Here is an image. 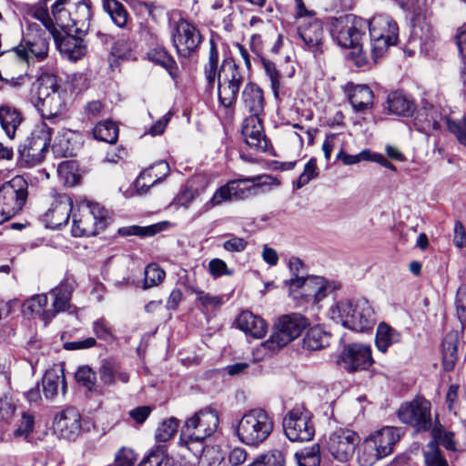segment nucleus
<instances>
[{
	"label": "nucleus",
	"instance_id": "obj_1",
	"mask_svg": "<svg viewBox=\"0 0 466 466\" xmlns=\"http://www.w3.org/2000/svg\"><path fill=\"white\" fill-rule=\"evenodd\" d=\"M5 80L10 86L16 89L25 85H32V91L36 96L35 106L43 118L59 120L65 115L66 91L55 74L42 72L34 82L28 74Z\"/></svg>",
	"mask_w": 466,
	"mask_h": 466
},
{
	"label": "nucleus",
	"instance_id": "obj_2",
	"mask_svg": "<svg viewBox=\"0 0 466 466\" xmlns=\"http://www.w3.org/2000/svg\"><path fill=\"white\" fill-rule=\"evenodd\" d=\"M218 52L213 41H210L208 61L205 66L206 79L210 86L218 81V92L220 104L230 107L237 100L240 86L244 82L242 70L230 60H225L218 71Z\"/></svg>",
	"mask_w": 466,
	"mask_h": 466
},
{
	"label": "nucleus",
	"instance_id": "obj_3",
	"mask_svg": "<svg viewBox=\"0 0 466 466\" xmlns=\"http://www.w3.org/2000/svg\"><path fill=\"white\" fill-rule=\"evenodd\" d=\"M272 184L279 185V182L268 175L240 177L230 180L215 191L210 199L203 205L198 216L224 202L245 200L262 194L269 190Z\"/></svg>",
	"mask_w": 466,
	"mask_h": 466
},
{
	"label": "nucleus",
	"instance_id": "obj_4",
	"mask_svg": "<svg viewBox=\"0 0 466 466\" xmlns=\"http://www.w3.org/2000/svg\"><path fill=\"white\" fill-rule=\"evenodd\" d=\"M329 315L336 323L358 332L370 330L376 323L375 311L364 298L337 301L330 307Z\"/></svg>",
	"mask_w": 466,
	"mask_h": 466
},
{
	"label": "nucleus",
	"instance_id": "obj_5",
	"mask_svg": "<svg viewBox=\"0 0 466 466\" xmlns=\"http://www.w3.org/2000/svg\"><path fill=\"white\" fill-rule=\"evenodd\" d=\"M52 19L61 32L86 34L92 17L89 0H56L52 5Z\"/></svg>",
	"mask_w": 466,
	"mask_h": 466
},
{
	"label": "nucleus",
	"instance_id": "obj_6",
	"mask_svg": "<svg viewBox=\"0 0 466 466\" xmlns=\"http://www.w3.org/2000/svg\"><path fill=\"white\" fill-rule=\"evenodd\" d=\"M403 431L397 427H384L367 437L359 446L357 461L360 466H372L393 451Z\"/></svg>",
	"mask_w": 466,
	"mask_h": 466
},
{
	"label": "nucleus",
	"instance_id": "obj_7",
	"mask_svg": "<svg viewBox=\"0 0 466 466\" xmlns=\"http://www.w3.org/2000/svg\"><path fill=\"white\" fill-rule=\"evenodd\" d=\"M218 422L217 411L210 408L202 409L188 418L182 431L187 449L200 456L205 451L204 441L217 431Z\"/></svg>",
	"mask_w": 466,
	"mask_h": 466
},
{
	"label": "nucleus",
	"instance_id": "obj_8",
	"mask_svg": "<svg viewBox=\"0 0 466 466\" xmlns=\"http://www.w3.org/2000/svg\"><path fill=\"white\" fill-rule=\"evenodd\" d=\"M274 430V420L264 409L256 408L245 412L238 420L235 432L238 441L248 446L258 447Z\"/></svg>",
	"mask_w": 466,
	"mask_h": 466
},
{
	"label": "nucleus",
	"instance_id": "obj_9",
	"mask_svg": "<svg viewBox=\"0 0 466 466\" xmlns=\"http://www.w3.org/2000/svg\"><path fill=\"white\" fill-rule=\"evenodd\" d=\"M108 218V211L98 203L83 202L72 215V235L94 236L106 228Z\"/></svg>",
	"mask_w": 466,
	"mask_h": 466
},
{
	"label": "nucleus",
	"instance_id": "obj_10",
	"mask_svg": "<svg viewBox=\"0 0 466 466\" xmlns=\"http://www.w3.org/2000/svg\"><path fill=\"white\" fill-rule=\"evenodd\" d=\"M309 325L308 319L300 313L280 316L269 339L261 343L260 347L275 352L300 336Z\"/></svg>",
	"mask_w": 466,
	"mask_h": 466
},
{
	"label": "nucleus",
	"instance_id": "obj_11",
	"mask_svg": "<svg viewBox=\"0 0 466 466\" xmlns=\"http://www.w3.org/2000/svg\"><path fill=\"white\" fill-rule=\"evenodd\" d=\"M52 129L46 123L35 126L31 136L18 148V165L29 168L41 163L49 147Z\"/></svg>",
	"mask_w": 466,
	"mask_h": 466
},
{
	"label": "nucleus",
	"instance_id": "obj_12",
	"mask_svg": "<svg viewBox=\"0 0 466 466\" xmlns=\"http://www.w3.org/2000/svg\"><path fill=\"white\" fill-rule=\"evenodd\" d=\"M371 54L374 59L382 56L390 46L397 44L399 27L389 15H379L368 22Z\"/></svg>",
	"mask_w": 466,
	"mask_h": 466
},
{
	"label": "nucleus",
	"instance_id": "obj_13",
	"mask_svg": "<svg viewBox=\"0 0 466 466\" xmlns=\"http://www.w3.org/2000/svg\"><path fill=\"white\" fill-rule=\"evenodd\" d=\"M367 28L368 21L349 15L335 19L331 27V35L339 46L360 51V41Z\"/></svg>",
	"mask_w": 466,
	"mask_h": 466
},
{
	"label": "nucleus",
	"instance_id": "obj_14",
	"mask_svg": "<svg viewBox=\"0 0 466 466\" xmlns=\"http://www.w3.org/2000/svg\"><path fill=\"white\" fill-rule=\"evenodd\" d=\"M27 198V183L20 176L4 183L0 187V224L15 216Z\"/></svg>",
	"mask_w": 466,
	"mask_h": 466
},
{
	"label": "nucleus",
	"instance_id": "obj_15",
	"mask_svg": "<svg viewBox=\"0 0 466 466\" xmlns=\"http://www.w3.org/2000/svg\"><path fill=\"white\" fill-rule=\"evenodd\" d=\"M283 429L291 441H309L315 434L311 413L303 406H296L286 414Z\"/></svg>",
	"mask_w": 466,
	"mask_h": 466
},
{
	"label": "nucleus",
	"instance_id": "obj_16",
	"mask_svg": "<svg viewBox=\"0 0 466 466\" xmlns=\"http://www.w3.org/2000/svg\"><path fill=\"white\" fill-rule=\"evenodd\" d=\"M360 442L357 432L339 428L329 433L325 440L324 450L336 461L348 462L353 456Z\"/></svg>",
	"mask_w": 466,
	"mask_h": 466
},
{
	"label": "nucleus",
	"instance_id": "obj_17",
	"mask_svg": "<svg viewBox=\"0 0 466 466\" xmlns=\"http://www.w3.org/2000/svg\"><path fill=\"white\" fill-rule=\"evenodd\" d=\"M286 285L294 299L305 298L317 303L327 296L326 279L319 276L291 278Z\"/></svg>",
	"mask_w": 466,
	"mask_h": 466
},
{
	"label": "nucleus",
	"instance_id": "obj_18",
	"mask_svg": "<svg viewBox=\"0 0 466 466\" xmlns=\"http://www.w3.org/2000/svg\"><path fill=\"white\" fill-rule=\"evenodd\" d=\"M399 419L417 431H426L431 428V403L424 399H415L402 404L398 411Z\"/></svg>",
	"mask_w": 466,
	"mask_h": 466
},
{
	"label": "nucleus",
	"instance_id": "obj_19",
	"mask_svg": "<svg viewBox=\"0 0 466 466\" xmlns=\"http://www.w3.org/2000/svg\"><path fill=\"white\" fill-rule=\"evenodd\" d=\"M171 37L179 56L187 57L201 43L199 30L185 19H179L172 27Z\"/></svg>",
	"mask_w": 466,
	"mask_h": 466
},
{
	"label": "nucleus",
	"instance_id": "obj_20",
	"mask_svg": "<svg viewBox=\"0 0 466 466\" xmlns=\"http://www.w3.org/2000/svg\"><path fill=\"white\" fill-rule=\"evenodd\" d=\"M72 210L71 198L67 195H58L42 215L41 220L46 228L58 229L67 224Z\"/></svg>",
	"mask_w": 466,
	"mask_h": 466
},
{
	"label": "nucleus",
	"instance_id": "obj_21",
	"mask_svg": "<svg viewBox=\"0 0 466 466\" xmlns=\"http://www.w3.org/2000/svg\"><path fill=\"white\" fill-rule=\"evenodd\" d=\"M434 38L431 25L425 20L417 18L413 21L405 52H408L410 56L416 52L427 54L432 46Z\"/></svg>",
	"mask_w": 466,
	"mask_h": 466
},
{
	"label": "nucleus",
	"instance_id": "obj_22",
	"mask_svg": "<svg viewBox=\"0 0 466 466\" xmlns=\"http://www.w3.org/2000/svg\"><path fill=\"white\" fill-rule=\"evenodd\" d=\"M340 361L349 371L367 370L373 362L370 347L361 343L350 344L341 352Z\"/></svg>",
	"mask_w": 466,
	"mask_h": 466
},
{
	"label": "nucleus",
	"instance_id": "obj_23",
	"mask_svg": "<svg viewBox=\"0 0 466 466\" xmlns=\"http://www.w3.org/2000/svg\"><path fill=\"white\" fill-rule=\"evenodd\" d=\"M49 49L48 40L41 34H28L23 43L13 49L14 53L22 60L29 63L33 59L42 61L47 56Z\"/></svg>",
	"mask_w": 466,
	"mask_h": 466
},
{
	"label": "nucleus",
	"instance_id": "obj_24",
	"mask_svg": "<svg viewBox=\"0 0 466 466\" xmlns=\"http://www.w3.org/2000/svg\"><path fill=\"white\" fill-rule=\"evenodd\" d=\"M53 429L59 438L74 441L81 431L80 413L75 408L66 409L55 417Z\"/></svg>",
	"mask_w": 466,
	"mask_h": 466
},
{
	"label": "nucleus",
	"instance_id": "obj_25",
	"mask_svg": "<svg viewBox=\"0 0 466 466\" xmlns=\"http://www.w3.org/2000/svg\"><path fill=\"white\" fill-rule=\"evenodd\" d=\"M80 35L81 34H76L75 32L61 33L57 30L52 36L59 51L66 55L68 59L76 61L86 53V46Z\"/></svg>",
	"mask_w": 466,
	"mask_h": 466
},
{
	"label": "nucleus",
	"instance_id": "obj_26",
	"mask_svg": "<svg viewBox=\"0 0 466 466\" xmlns=\"http://www.w3.org/2000/svg\"><path fill=\"white\" fill-rule=\"evenodd\" d=\"M242 136L250 148L259 152L266 151L268 140L259 116H249L245 118L242 126Z\"/></svg>",
	"mask_w": 466,
	"mask_h": 466
},
{
	"label": "nucleus",
	"instance_id": "obj_27",
	"mask_svg": "<svg viewBox=\"0 0 466 466\" xmlns=\"http://www.w3.org/2000/svg\"><path fill=\"white\" fill-rule=\"evenodd\" d=\"M442 115L440 109L430 104H425L416 114L414 118L415 128L427 136L441 129Z\"/></svg>",
	"mask_w": 466,
	"mask_h": 466
},
{
	"label": "nucleus",
	"instance_id": "obj_28",
	"mask_svg": "<svg viewBox=\"0 0 466 466\" xmlns=\"http://www.w3.org/2000/svg\"><path fill=\"white\" fill-rule=\"evenodd\" d=\"M168 173V164L159 161L140 173L135 181V187L139 194H144L149 187L162 181Z\"/></svg>",
	"mask_w": 466,
	"mask_h": 466
},
{
	"label": "nucleus",
	"instance_id": "obj_29",
	"mask_svg": "<svg viewBox=\"0 0 466 466\" xmlns=\"http://www.w3.org/2000/svg\"><path fill=\"white\" fill-rule=\"evenodd\" d=\"M72 293L73 287L68 283H61L51 289L49 296L52 299V305L50 311L46 312L45 319L52 320L58 313L68 310L71 307Z\"/></svg>",
	"mask_w": 466,
	"mask_h": 466
},
{
	"label": "nucleus",
	"instance_id": "obj_30",
	"mask_svg": "<svg viewBox=\"0 0 466 466\" xmlns=\"http://www.w3.org/2000/svg\"><path fill=\"white\" fill-rule=\"evenodd\" d=\"M237 327L247 336L254 339H261L268 330L266 321L251 311H242L236 319Z\"/></svg>",
	"mask_w": 466,
	"mask_h": 466
},
{
	"label": "nucleus",
	"instance_id": "obj_31",
	"mask_svg": "<svg viewBox=\"0 0 466 466\" xmlns=\"http://www.w3.org/2000/svg\"><path fill=\"white\" fill-rule=\"evenodd\" d=\"M241 101L250 116H259L264 110L265 99L263 91L258 85L252 82L245 85L241 94Z\"/></svg>",
	"mask_w": 466,
	"mask_h": 466
},
{
	"label": "nucleus",
	"instance_id": "obj_32",
	"mask_svg": "<svg viewBox=\"0 0 466 466\" xmlns=\"http://www.w3.org/2000/svg\"><path fill=\"white\" fill-rule=\"evenodd\" d=\"M299 35L309 50L317 52L323 39V28L320 21L310 18L308 24L300 23Z\"/></svg>",
	"mask_w": 466,
	"mask_h": 466
},
{
	"label": "nucleus",
	"instance_id": "obj_33",
	"mask_svg": "<svg viewBox=\"0 0 466 466\" xmlns=\"http://www.w3.org/2000/svg\"><path fill=\"white\" fill-rule=\"evenodd\" d=\"M99 379L101 383L106 387L116 385V381L127 383L129 381V374L113 360H103L99 368Z\"/></svg>",
	"mask_w": 466,
	"mask_h": 466
},
{
	"label": "nucleus",
	"instance_id": "obj_34",
	"mask_svg": "<svg viewBox=\"0 0 466 466\" xmlns=\"http://www.w3.org/2000/svg\"><path fill=\"white\" fill-rule=\"evenodd\" d=\"M350 102L358 113H365L373 106V93L370 88L364 85H358L352 87L349 94Z\"/></svg>",
	"mask_w": 466,
	"mask_h": 466
},
{
	"label": "nucleus",
	"instance_id": "obj_35",
	"mask_svg": "<svg viewBox=\"0 0 466 466\" xmlns=\"http://www.w3.org/2000/svg\"><path fill=\"white\" fill-rule=\"evenodd\" d=\"M80 139L78 133L66 130L56 138L54 150L65 157H73L81 146Z\"/></svg>",
	"mask_w": 466,
	"mask_h": 466
},
{
	"label": "nucleus",
	"instance_id": "obj_36",
	"mask_svg": "<svg viewBox=\"0 0 466 466\" xmlns=\"http://www.w3.org/2000/svg\"><path fill=\"white\" fill-rule=\"evenodd\" d=\"M0 123L6 136L13 139L17 127L22 123L20 112L9 106H0Z\"/></svg>",
	"mask_w": 466,
	"mask_h": 466
},
{
	"label": "nucleus",
	"instance_id": "obj_37",
	"mask_svg": "<svg viewBox=\"0 0 466 466\" xmlns=\"http://www.w3.org/2000/svg\"><path fill=\"white\" fill-rule=\"evenodd\" d=\"M400 339L401 335L399 331L384 322L379 324L375 343L380 352L385 353L392 344L400 342Z\"/></svg>",
	"mask_w": 466,
	"mask_h": 466
},
{
	"label": "nucleus",
	"instance_id": "obj_38",
	"mask_svg": "<svg viewBox=\"0 0 466 466\" xmlns=\"http://www.w3.org/2000/svg\"><path fill=\"white\" fill-rule=\"evenodd\" d=\"M458 360V337L449 333L442 342V365L447 371L452 370Z\"/></svg>",
	"mask_w": 466,
	"mask_h": 466
},
{
	"label": "nucleus",
	"instance_id": "obj_39",
	"mask_svg": "<svg viewBox=\"0 0 466 466\" xmlns=\"http://www.w3.org/2000/svg\"><path fill=\"white\" fill-rule=\"evenodd\" d=\"M388 108L392 114L407 116L413 112L414 104L401 92L395 91L388 96Z\"/></svg>",
	"mask_w": 466,
	"mask_h": 466
},
{
	"label": "nucleus",
	"instance_id": "obj_40",
	"mask_svg": "<svg viewBox=\"0 0 466 466\" xmlns=\"http://www.w3.org/2000/svg\"><path fill=\"white\" fill-rule=\"evenodd\" d=\"M329 344V334L321 327L310 328L303 339V348L309 350H319Z\"/></svg>",
	"mask_w": 466,
	"mask_h": 466
},
{
	"label": "nucleus",
	"instance_id": "obj_41",
	"mask_svg": "<svg viewBox=\"0 0 466 466\" xmlns=\"http://www.w3.org/2000/svg\"><path fill=\"white\" fill-rule=\"evenodd\" d=\"M103 10L109 15L111 21L118 27H126L128 13L122 3L117 0H102Z\"/></svg>",
	"mask_w": 466,
	"mask_h": 466
},
{
	"label": "nucleus",
	"instance_id": "obj_42",
	"mask_svg": "<svg viewBox=\"0 0 466 466\" xmlns=\"http://www.w3.org/2000/svg\"><path fill=\"white\" fill-rule=\"evenodd\" d=\"M264 70L266 75L270 80V86L273 92V95L276 99H279L281 95H284L282 86V79L284 77V74L277 68L275 63L263 59L262 61Z\"/></svg>",
	"mask_w": 466,
	"mask_h": 466
},
{
	"label": "nucleus",
	"instance_id": "obj_43",
	"mask_svg": "<svg viewBox=\"0 0 466 466\" xmlns=\"http://www.w3.org/2000/svg\"><path fill=\"white\" fill-rule=\"evenodd\" d=\"M93 136L96 140L114 144L118 137V128L116 125L110 120L102 121L95 126Z\"/></svg>",
	"mask_w": 466,
	"mask_h": 466
},
{
	"label": "nucleus",
	"instance_id": "obj_44",
	"mask_svg": "<svg viewBox=\"0 0 466 466\" xmlns=\"http://www.w3.org/2000/svg\"><path fill=\"white\" fill-rule=\"evenodd\" d=\"M65 390V380L55 370H47L43 379V391L46 399H52L57 394L59 386Z\"/></svg>",
	"mask_w": 466,
	"mask_h": 466
},
{
	"label": "nucleus",
	"instance_id": "obj_45",
	"mask_svg": "<svg viewBox=\"0 0 466 466\" xmlns=\"http://www.w3.org/2000/svg\"><path fill=\"white\" fill-rule=\"evenodd\" d=\"M48 303V297L46 294H39L32 297L26 301V309L34 315L37 316L43 322L44 325H48L52 320H46L45 319L46 312L50 311V309H46Z\"/></svg>",
	"mask_w": 466,
	"mask_h": 466
},
{
	"label": "nucleus",
	"instance_id": "obj_46",
	"mask_svg": "<svg viewBox=\"0 0 466 466\" xmlns=\"http://www.w3.org/2000/svg\"><path fill=\"white\" fill-rule=\"evenodd\" d=\"M35 428V417L29 411H23L21 418L16 423V427L14 431L15 438L23 439L26 441H30V435L34 431Z\"/></svg>",
	"mask_w": 466,
	"mask_h": 466
},
{
	"label": "nucleus",
	"instance_id": "obj_47",
	"mask_svg": "<svg viewBox=\"0 0 466 466\" xmlns=\"http://www.w3.org/2000/svg\"><path fill=\"white\" fill-rule=\"evenodd\" d=\"M200 195L199 189L186 186L177 193L171 205L176 208H183L188 209L192 203L199 198Z\"/></svg>",
	"mask_w": 466,
	"mask_h": 466
},
{
	"label": "nucleus",
	"instance_id": "obj_48",
	"mask_svg": "<svg viewBox=\"0 0 466 466\" xmlns=\"http://www.w3.org/2000/svg\"><path fill=\"white\" fill-rule=\"evenodd\" d=\"M76 380L81 383L90 392H99L102 394V390H98L96 381V376L95 371L88 366L79 367L76 372Z\"/></svg>",
	"mask_w": 466,
	"mask_h": 466
},
{
	"label": "nucleus",
	"instance_id": "obj_49",
	"mask_svg": "<svg viewBox=\"0 0 466 466\" xmlns=\"http://www.w3.org/2000/svg\"><path fill=\"white\" fill-rule=\"evenodd\" d=\"M162 229L163 227L159 224H154L147 227L129 226L119 228L118 233L122 236L151 237Z\"/></svg>",
	"mask_w": 466,
	"mask_h": 466
},
{
	"label": "nucleus",
	"instance_id": "obj_50",
	"mask_svg": "<svg viewBox=\"0 0 466 466\" xmlns=\"http://www.w3.org/2000/svg\"><path fill=\"white\" fill-rule=\"evenodd\" d=\"M423 453L427 466H448L447 461L443 458L441 450L434 441L428 443Z\"/></svg>",
	"mask_w": 466,
	"mask_h": 466
},
{
	"label": "nucleus",
	"instance_id": "obj_51",
	"mask_svg": "<svg viewBox=\"0 0 466 466\" xmlns=\"http://www.w3.org/2000/svg\"><path fill=\"white\" fill-rule=\"evenodd\" d=\"M177 428L178 420L176 418L164 420L156 431V440L161 442L169 441L177 432Z\"/></svg>",
	"mask_w": 466,
	"mask_h": 466
},
{
	"label": "nucleus",
	"instance_id": "obj_52",
	"mask_svg": "<svg viewBox=\"0 0 466 466\" xmlns=\"http://www.w3.org/2000/svg\"><path fill=\"white\" fill-rule=\"evenodd\" d=\"M166 273L157 264H149L145 269L144 289H148L161 283Z\"/></svg>",
	"mask_w": 466,
	"mask_h": 466
},
{
	"label": "nucleus",
	"instance_id": "obj_53",
	"mask_svg": "<svg viewBox=\"0 0 466 466\" xmlns=\"http://www.w3.org/2000/svg\"><path fill=\"white\" fill-rule=\"evenodd\" d=\"M433 441L435 443L442 445L445 449L454 451L456 444L453 440V433L445 431L441 425L433 427L431 431Z\"/></svg>",
	"mask_w": 466,
	"mask_h": 466
},
{
	"label": "nucleus",
	"instance_id": "obj_54",
	"mask_svg": "<svg viewBox=\"0 0 466 466\" xmlns=\"http://www.w3.org/2000/svg\"><path fill=\"white\" fill-rule=\"evenodd\" d=\"M319 175L317 161L315 158H310L305 165L303 172L299 175L295 187L299 189L304 186L308 185L310 180L317 177Z\"/></svg>",
	"mask_w": 466,
	"mask_h": 466
},
{
	"label": "nucleus",
	"instance_id": "obj_55",
	"mask_svg": "<svg viewBox=\"0 0 466 466\" xmlns=\"http://www.w3.org/2000/svg\"><path fill=\"white\" fill-rule=\"evenodd\" d=\"M449 131L452 133L459 143L466 148V116L460 120L446 119Z\"/></svg>",
	"mask_w": 466,
	"mask_h": 466
},
{
	"label": "nucleus",
	"instance_id": "obj_56",
	"mask_svg": "<svg viewBox=\"0 0 466 466\" xmlns=\"http://www.w3.org/2000/svg\"><path fill=\"white\" fill-rule=\"evenodd\" d=\"M284 455L279 451H274L259 456L248 466H284Z\"/></svg>",
	"mask_w": 466,
	"mask_h": 466
},
{
	"label": "nucleus",
	"instance_id": "obj_57",
	"mask_svg": "<svg viewBox=\"0 0 466 466\" xmlns=\"http://www.w3.org/2000/svg\"><path fill=\"white\" fill-rule=\"evenodd\" d=\"M92 329L98 339L106 342L114 339L111 326L109 325L108 321L104 318H100L93 321Z\"/></svg>",
	"mask_w": 466,
	"mask_h": 466
},
{
	"label": "nucleus",
	"instance_id": "obj_58",
	"mask_svg": "<svg viewBox=\"0 0 466 466\" xmlns=\"http://www.w3.org/2000/svg\"><path fill=\"white\" fill-rule=\"evenodd\" d=\"M16 406L8 395L0 397V421L8 422L15 415Z\"/></svg>",
	"mask_w": 466,
	"mask_h": 466
},
{
	"label": "nucleus",
	"instance_id": "obj_59",
	"mask_svg": "<svg viewBox=\"0 0 466 466\" xmlns=\"http://www.w3.org/2000/svg\"><path fill=\"white\" fill-rule=\"evenodd\" d=\"M195 293L197 295L198 301L207 310H215L222 304L221 299L218 296L206 293L202 290H196Z\"/></svg>",
	"mask_w": 466,
	"mask_h": 466
},
{
	"label": "nucleus",
	"instance_id": "obj_60",
	"mask_svg": "<svg viewBox=\"0 0 466 466\" xmlns=\"http://www.w3.org/2000/svg\"><path fill=\"white\" fill-rule=\"evenodd\" d=\"M166 452L164 446H157L150 451L137 466H163L164 453Z\"/></svg>",
	"mask_w": 466,
	"mask_h": 466
},
{
	"label": "nucleus",
	"instance_id": "obj_61",
	"mask_svg": "<svg viewBox=\"0 0 466 466\" xmlns=\"http://www.w3.org/2000/svg\"><path fill=\"white\" fill-rule=\"evenodd\" d=\"M208 272L214 279L233 274V270L229 269L227 263L220 258H213L208 262Z\"/></svg>",
	"mask_w": 466,
	"mask_h": 466
},
{
	"label": "nucleus",
	"instance_id": "obj_62",
	"mask_svg": "<svg viewBox=\"0 0 466 466\" xmlns=\"http://www.w3.org/2000/svg\"><path fill=\"white\" fill-rule=\"evenodd\" d=\"M148 57L156 64L167 69H171L175 65L173 58L163 49H154L148 53Z\"/></svg>",
	"mask_w": 466,
	"mask_h": 466
},
{
	"label": "nucleus",
	"instance_id": "obj_63",
	"mask_svg": "<svg viewBox=\"0 0 466 466\" xmlns=\"http://www.w3.org/2000/svg\"><path fill=\"white\" fill-rule=\"evenodd\" d=\"M33 15L35 18L42 22L51 35L58 30L54 25L52 16L49 15L47 9L44 5L35 7Z\"/></svg>",
	"mask_w": 466,
	"mask_h": 466
},
{
	"label": "nucleus",
	"instance_id": "obj_64",
	"mask_svg": "<svg viewBox=\"0 0 466 466\" xmlns=\"http://www.w3.org/2000/svg\"><path fill=\"white\" fill-rule=\"evenodd\" d=\"M248 241L235 235H229L228 239L224 241L223 248L228 252L240 253L246 249Z\"/></svg>",
	"mask_w": 466,
	"mask_h": 466
}]
</instances>
